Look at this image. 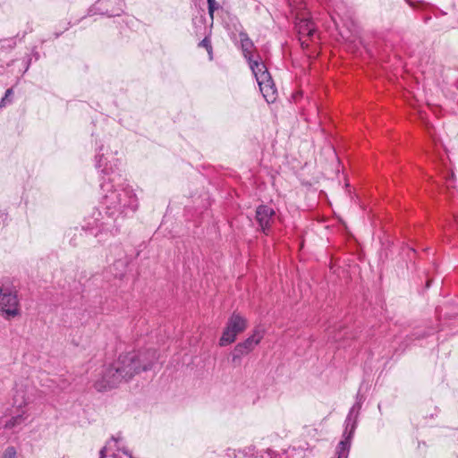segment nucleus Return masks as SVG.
Here are the masks:
<instances>
[{
  "mask_svg": "<svg viewBox=\"0 0 458 458\" xmlns=\"http://www.w3.org/2000/svg\"><path fill=\"white\" fill-rule=\"evenodd\" d=\"M116 154L117 151H113L109 146H101L96 156V165L103 168L106 175L101 182V195L103 204L111 215L123 211L125 208L134 209L138 207L133 190L120 173L114 171L119 162Z\"/></svg>",
  "mask_w": 458,
  "mask_h": 458,
  "instance_id": "f257e3e1",
  "label": "nucleus"
},
{
  "mask_svg": "<svg viewBox=\"0 0 458 458\" xmlns=\"http://www.w3.org/2000/svg\"><path fill=\"white\" fill-rule=\"evenodd\" d=\"M362 403L355 401L350 408L344 422L342 439L335 448V458H348L352 441L359 423V417L362 408Z\"/></svg>",
  "mask_w": 458,
  "mask_h": 458,
  "instance_id": "f03ea898",
  "label": "nucleus"
},
{
  "mask_svg": "<svg viewBox=\"0 0 458 458\" xmlns=\"http://www.w3.org/2000/svg\"><path fill=\"white\" fill-rule=\"evenodd\" d=\"M247 327V319L240 313L233 311L228 318L222 335L219 338V346L225 347L233 344L236 340L237 335L244 332Z\"/></svg>",
  "mask_w": 458,
  "mask_h": 458,
  "instance_id": "7ed1b4c3",
  "label": "nucleus"
},
{
  "mask_svg": "<svg viewBox=\"0 0 458 458\" xmlns=\"http://www.w3.org/2000/svg\"><path fill=\"white\" fill-rule=\"evenodd\" d=\"M0 313L5 319L20 316V303L14 287L3 285L0 288Z\"/></svg>",
  "mask_w": 458,
  "mask_h": 458,
  "instance_id": "20e7f679",
  "label": "nucleus"
},
{
  "mask_svg": "<svg viewBox=\"0 0 458 458\" xmlns=\"http://www.w3.org/2000/svg\"><path fill=\"white\" fill-rule=\"evenodd\" d=\"M26 405L27 397L24 390L16 389L13 397V406L17 408V412H13L11 417L4 421L3 425L4 429L14 431L25 422L27 414L24 408Z\"/></svg>",
  "mask_w": 458,
  "mask_h": 458,
  "instance_id": "39448f33",
  "label": "nucleus"
},
{
  "mask_svg": "<svg viewBox=\"0 0 458 458\" xmlns=\"http://www.w3.org/2000/svg\"><path fill=\"white\" fill-rule=\"evenodd\" d=\"M114 362L123 380L131 379L135 374H139L141 370L142 360L139 352H131L122 354Z\"/></svg>",
  "mask_w": 458,
  "mask_h": 458,
  "instance_id": "423d86ee",
  "label": "nucleus"
},
{
  "mask_svg": "<svg viewBox=\"0 0 458 458\" xmlns=\"http://www.w3.org/2000/svg\"><path fill=\"white\" fill-rule=\"evenodd\" d=\"M116 369L114 362L103 366L94 381V388L98 392H105L116 387L123 381Z\"/></svg>",
  "mask_w": 458,
  "mask_h": 458,
  "instance_id": "0eeeda50",
  "label": "nucleus"
},
{
  "mask_svg": "<svg viewBox=\"0 0 458 458\" xmlns=\"http://www.w3.org/2000/svg\"><path fill=\"white\" fill-rule=\"evenodd\" d=\"M263 338V335L258 329H255L248 338L238 343L231 352L232 362L236 366L240 365L242 358L250 353Z\"/></svg>",
  "mask_w": 458,
  "mask_h": 458,
  "instance_id": "6e6552de",
  "label": "nucleus"
},
{
  "mask_svg": "<svg viewBox=\"0 0 458 458\" xmlns=\"http://www.w3.org/2000/svg\"><path fill=\"white\" fill-rule=\"evenodd\" d=\"M276 211L267 205H259L255 210V220L258 223V231L268 235L275 221Z\"/></svg>",
  "mask_w": 458,
  "mask_h": 458,
  "instance_id": "1a4fd4ad",
  "label": "nucleus"
},
{
  "mask_svg": "<svg viewBox=\"0 0 458 458\" xmlns=\"http://www.w3.org/2000/svg\"><path fill=\"white\" fill-rule=\"evenodd\" d=\"M100 458H132L119 438H111L100 452Z\"/></svg>",
  "mask_w": 458,
  "mask_h": 458,
  "instance_id": "9d476101",
  "label": "nucleus"
},
{
  "mask_svg": "<svg viewBox=\"0 0 458 458\" xmlns=\"http://www.w3.org/2000/svg\"><path fill=\"white\" fill-rule=\"evenodd\" d=\"M261 80L258 82L259 90L264 97L265 100L269 103H274L277 97V89L273 81L270 73H266V75H260Z\"/></svg>",
  "mask_w": 458,
  "mask_h": 458,
  "instance_id": "9b49d317",
  "label": "nucleus"
},
{
  "mask_svg": "<svg viewBox=\"0 0 458 458\" xmlns=\"http://www.w3.org/2000/svg\"><path fill=\"white\" fill-rule=\"evenodd\" d=\"M434 334V328L416 329L410 335L406 336L405 340L401 344L400 348L402 349V352H403L413 341L428 337Z\"/></svg>",
  "mask_w": 458,
  "mask_h": 458,
  "instance_id": "f8f14e48",
  "label": "nucleus"
},
{
  "mask_svg": "<svg viewBox=\"0 0 458 458\" xmlns=\"http://www.w3.org/2000/svg\"><path fill=\"white\" fill-rule=\"evenodd\" d=\"M295 26L301 36L312 38L316 31L312 21L309 18H297Z\"/></svg>",
  "mask_w": 458,
  "mask_h": 458,
  "instance_id": "ddd939ff",
  "label": "nucleus"
},
{
  "mask_svg": "<svg viewBox=\"0 0 458 458\" xmlns=\"http://www.w3.org/2000/svg\"><path fill=\"white\" fill-rule=\"evenodd\" d=\"M436 312L440 319L442 318L445 319L455 318L458 316V301L455 302L454 301L445 307H437Z\"/></svg>",
  "mask_w": 458,
  "mask_h": 458,
  "instance_id": "4468645a",
  "label": "nucleus"
},
{
  "mask_svg": "<svg viewBox=\"0 0 458 458\" xmlns=\"http://www.w3.org/2000/svg\"><path fill=\"white\" fill-rule=\"evenodd\" d=\"M239 37L241 39V47L243 55L247 59V61H250V59L252 58L251 49L254 47V44L245 31L240 32Z\"/></svg>",
  "mask_w": 458,
  "mask_h": 458,
  "instance_id": "2eb2a0df",
  "label": "nucleus"
},
{
  "mask_svg": "<svg viewBox=\"0 0 458 458\" xmlns=\"http://www.w3.org/2000/svg\"><path fill=\"white\" fill-rule=\"evenodd\" d=\"M248 63L257 81L261 80L260 75H266V73H270L266 64L262 61L253 60L251 58L250 61H248Z\"/></svg>",
  "mask_w": 458,
  "mask_h": 458,
  "instance_id": "dca6fc26",
  "label": "nucleus"
},
{
  "mask_svg": "<svg viewBox=\"0 0 458 458\" xmlns=\"http://www.w3.org/2000/svg\"><path fill=\"white\" fill-rule=\"evenodd\" d=\"M290 451H294V449H287L282 454H278L274 450L267 448L266 450H261L259 452L260 458H289Z\"/></svg>",
  "mask_w": 458,
  "mask_h": 458,
  "instance_id": "f3484780",
  "label": "nucleus"
},
{
  "mask_svg": "<svg viewBox=\"0 0 458 458\" xmlns=\"http://www.w3.org/2000/svg\"><path fill=\"white\" fill-rule=\"evenodd\" d=\"M405 3L412 9L424 10L429 6V4L423 0H404Z\"/></svg>",
  "mask_w": 458,
  "mask_h": 458,
  "instance_id": "a211bd4d",
  "label": "nucleus"
},
{
  "mask_svg": "<svg viewBox=\"0 0 458 458\" xmlns=\"http://www.w3.org/2000/svg\"><path fill=\"white\" fill-rule=\"evenodd\" d=\"M198 47L206 48L207 52L209 55V59L213 58L212 57L213 48H212L211 40L209 38V36H205V38L198 44Z\"/></svg>",
  "mask_w": 458,
  "mask_h": 458,
  "instance_id": "6ab92c4d",
  "label": "nucleus"
},
{
  "mask_svg": "<svg viewBox=\"0 0 458 458\" xmlns=\"http://www.w3.org/2000/svg\"><path fill=\"white\" fill-rule=\"evenodd\" d=\"M208 11L211 21L214 19V13L220 8V4L216 0H207Z\"/></svg>",
  "mask_w": 458,
  "mask_h": 458,
  "instance_id": "aec40b11",
  "label": "nucleus"
},
{
  "mask_svg": "<svg viewBox=\"0 0 458 458\" xmlns=\"http://www.w3.org/2000/svg\"><path fill=\"white\" fill-rule=\"evenodd\" d=\"M17 452L13 446H8L4 449L0 458H16Z\"/></svg>",
  "mask_w": 458,
  "mask_h": 458,
  "instance_id": "412c9836",
  "label": "nucleus"
},
{
  "mask_svg": "<svg viewBox=\"0 0 458 458\" xmlns=\"http://www.w3.org/2000/svg\"><path fill=\"white\" fill-rule=\"evenodd\" d=\"M355 401L357 402H360V403H364L365 401V395L363 394H361V389L360 388L356 394V396H355Z\"/></svg>",
  "mask_w": 458,
  "mask_h": 458,
  "instance_id": "4be33fe9",
  "label": "nucleus"
},
{
  "mask_svg": "<svg viewBox=\"0 0 458 458\" xmlns=\"http://www.w3.org/2000/svg\"><path fill=\"white\" fill-rule=\"evenodd\" d=\"M192 22L195 26H197V23L199 22L200 25H204L205 18L203 16L200 17H195L192 19Z\"/></svg>",
  "mask_w": 458,
  "mask_h": 458,
  "instance_id": "5701e85b",
  "label": "nucleus"
},
{
  "mask_svg": "<svg viewBox=\"0 0 458 458\" xmlns=\"http://www.w3.org/2000/svg\"><path fill=\"white\" fill-rule=\"evenodd\" d=\"M345 336V333L344 335H342L341 333H339L338 335H335L333 336V339L335 341H338L340 340L341 338L344 337Z\"/></svg>",
  "mask_w": 458,
  "mask_h": 458,
  "instance_id": "b1692460",
  "label": "nucleus"
},
{
  "mask_svg": "<svg viewBox=\"0 0 458 458\" xmlns=\"http://www.w3.org/2000/svg\"><path fill=\"white\" fill-rule=\"evenodd\" d=\"M13 94V89H8L6 91H5V94H4V97L5 99H7L8 98H10Z\"/></svg>",
  "mask_w": 458,
  "mask_h": 458,
  "instance_id": "393cba45",
  "label": "nucleus"
},
{
  "mask_svg": "<svg viewBox=\"0 0 458 458\" xmlns=\"http://www.w3.org/2000/svg\"><path fill=\"white\" fill-rule=\"evenodd\" d=\"M5 100H6V99H5V98H2V100H1V102H0V107H3V106H5Z\"/></svg>",
  "mask_w": 458,
  "mask_h": 458,
  "instance_id": "a878e982",
  "label": "nucleus"
},
{
  "mask_svg": "<svg viewBox=\"0 0 458 458\" xmlns=\"http://www.w3.org/2000/svg\"><path fill=\"white\" fill-rule=\"evenodd\" d=\"M454 86L458 89V79L454 81Z\"/></svg>",
  "mask_w": 458,
  "mask_h": 458,
  "instance_id": "bb28decb",
  "label": "nucleus"
},
{
  "mask_svg": "<svg viewBox=\"0 0 458 458\" xmlns=\"http://www.w3.org/2000/svg\"><path fill=\"white\" fill-rule=\"evenodd\" d=\"M430 19V16H427L425 17L424 21L427 23Z\"/></svg>",
  "mask_w": 458,
  "mask_h": 458,
  "instance_id": "cd10ccee",
  "label": "nucleus"
},
{
  "mask_svg": "<svg viewBox=\"0 0 458 458\" xmlns=\"http://www.w3.org/2000/svg\"><path fill=\"white\" fill-rule=\"evenodd\" d=\"M111 15H112V16H117V15H119V13H118V12H117V13H112Z\"/></svg>",
  "mask_w": 458,
  "mask_h": 458,
  "instance_id": "c85d7f7f",
  "label": "nucleus"
},
{
  "mask_svg": "<svg viewBox=\"0 0 458 458\" xmlns=\"http://www.w3.org/2000/svg\"><path fill=\"white\" fill-rule=\"evenodd\" d=\"M377 408H378L379 411L381 412L382 407H381L380 403L377 405Z\"/></svg>",
  "mask_w": 458,
  "mask_h": 458,
  "instance_id": "c756f323",
  "label": "nucleus"
},
{
  "mask_svg": "<svg viewBox=\"0 0 458 458\" xmlns=\"http://www.w3.org/2000/svg\"><path fill=\"white\" fill-rule=\"evenodd\" d=\"M144 369H145V371H147L148 369V365L146 363H145Z\"/></svg>",
  "mask_w": 458,
  "mask_h": 458,
  "instance_id": "7c9ffc66",
  "label": "nucleus"
},
{
  "mask_svg": "<svg viewBox=\"0 0 458 458\" xmlns=\"http://www.w3.org/2000/svg\"><path fill=\"white\" fill-rule=\"evenodd\" d=\"M428 288L430 286V281H428L427 282V285H426Z\"/></svg>",
  "mask_w": 458,
  "mask_h": 458,
  "instance_id": "2f4dec72",
  "label": "nucleus"
}]
</instances>
